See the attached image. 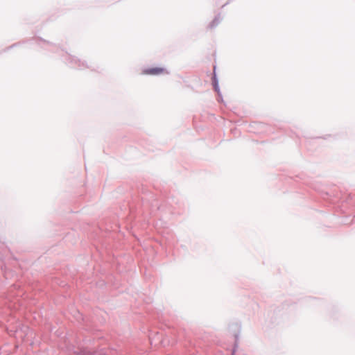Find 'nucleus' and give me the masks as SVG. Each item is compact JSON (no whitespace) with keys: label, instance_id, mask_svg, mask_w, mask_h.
I'll list each match as a JSON object with an SVG mask.
<instances>
[{"label":"nucleus","instance_id":"f257e3e1","mask_svg":"<svg viewBox=\"0 0 355 355\" xmlns=\"http://www.w3.org/2000/svg\"><path fill=\"white\" fill-rule=\"evenodd\" d=\"M142 73L145 75L159 76L165 73L167 74L168 72L164 67H155L144 69Z\"/></svg>","mask_w":355,"mask_h":355}]
</instances>
